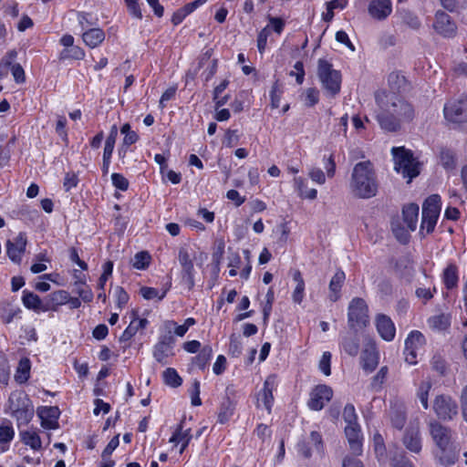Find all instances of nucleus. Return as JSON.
<instances>
[{
  "label": "nucleus",
  "instance_id": "f257e3e1",
  "mask_svg": "<svg viewBox=\"0 0 467 467\" xmlns=\"http://www.w3.org/2000/svg\"><path fill=\"white\" fill-rule=\"evenodd\" d=\"M375 99L379 107L377 119L387 131L400 130L403 123L412 121L416 116L413 105L400 94L379 91Z\"/></svg>",
  "mask_w": 467,
  "mask_h": 467
},
{
  "label": "nucleus",
  "instance_id": "f03ea898",
  "mask_svg": "<svg viewBox=\"0 0 467 467\" xmlns=\"http://www.w3.org/2000/svg\"><path fill=\"white\" fill-rule=\"evenodd\" d=\"M350 192L356 198L370 199L377 195L379 182L374 165L369 161L358 162L351 173Z\"/></svg>",
  "mask_w": 467,
  "mask_h": 467
},
{
  "label": "nucleus",
  "instance_id": "7ed1b4c3",
  "mask_svg": "<svg viewBox=\"0 0 467 467\" xmlns=\"http://www.w3.org/2000/svg\"><path fill=\"white\" fill-rule=\"evenodd\" d=\"M9 414L16 420L17 426L27 425L34 417V406L23 391L13 392L8 400Z\"/></svg>",
  "mask_w": 467,
  "mask_h": 467
},
{
  "label": "nucleus",
  "instance_id": "20e7f679",
  "mask_svg": "<svg viewBox=\"0 0 467 467\" xmlns=\"http://www.w3.org/2000/svg\"><path fill=\"white\" fill-rule=\"evenodd\" d=\"M391 151L395 170L404 178H407L408 182H410L413 178L420 174V162L413 157L410 150L403 147H394Z\"/></svg>",
  "mask_w": 467,
  "mask_h": 467
},
{
  "label": "nucleus",
  "instance_id": "39448f33",
  "mask_svg": "<svg viewBox=\"0 0 467 467\" xmlns=\"http://www.w3.org/2000/svg\"><path fill=\"white\" fill-rule=\"evenodd\" d=\"M207 258L203 253H197L189 247H181L178 254V260L182 266V275L190 288L194 286V265L202 266L203 261Z\"/></svg>",
  "mask_w": 467,
  "mask_h": 467
},
{
  "label": "nucleus",
  "instance_id": "423d86ee",
  "mask_svg": "<svg viewBox=\"0 0 467 467\" xmlns=\"http://www.w3.org/2000/svg\"><path fill=\"white\" fill-rule=\"evenodd\" d=\"M317 76L326 92L334 97L340 91L341 74L333 68L326 59H319L317 65Z\"/></svg>",
  "mask_w": 467,
  "mask_h": 467
},
{
  "label": "nucleus",
  "instance_id": "0eeeda50",
  "mask_svg": "<svg viewBox=\"0 0 467 467\" xmlns=\"http://www.w3.org/2000/svg\"><path fill=\"white\" fill-rule=\"evenodd\" d=\"M441 207V197L438 194L431 195L426 199L422 205V221L420 224V233L423 231L426 234L433 232Z\"/></svg>",
  "mask_w": 467,
  "mask_h": 467
},
{
  "label": "nucleus",
  "instance_id": "6e6552de",
  "mask_svg": "<svg viewBox=\"0 0 467 467\" xmlns=\"http://www.w3.org/2000/svg\"><path fill=\"white\" fill-rule=\"evenodd\" d=\"M348 322L351 329L358 330L368 323V308L364 299L353 298L348 305Z\"/></svg>",
  "mask_w": 467,
  "mask_h": 467
},
{
  "label": "nucleus",
  "instance_id": "1a4fd4ad",
  "mask_svg": "<svg viewBox=\"0 0 467 467\" xmlns=\"http://www.w3.org/2000/svg\"><path fill=\"white\" fill-rule=\"evenodd\" d=\"M444 117L449 122L459 124L467 121V98L449 100L443 109Z\"/></svg>",
  "mask_w": 467,
  "mask_h": 467
},
{
  "label": "nucleus",
  "instance_id": "9d476101",
  "mask_svg": "<svg viewBox=\"0 0 467 467\" xmlns=\"http://www.w3.org/2000/svg\"><path fill=\"white\" fill-rule=\"evenodd\" d=\"M278 385L277 378L275 374L269 375L263 385L262 389L256 394V407L258 409L265 408L268 413H271L274 404V390Z\"/></svg>",
  "mask_w": 467,
  "mask_h": 467
},
{
  "label": "nucleus",
  "instance_id": "9b49d317",
  "mask_svg": "<svg viewBox=\"0 0 467 467\" xmlns=\"http://www.w3.org/2000/svg\"><path fill=\"white\" fill-rule=\"evenodd\" d=\"M432 408L437 417L443 420H452L458 413L456 401L445 394L435 397Z\"/></svg>",
  "mask_w": 467,
  "mask_h": 467
},
{
  "label": "nucleus",
  "instance_id": "f8f14e48",
  "mask_svg": "<svg viewBox=\"0 0 467 467\" xmlns=\"http://www.w3.org/2000/svg\"><path fill=\"white\" fill-rule=\"evenodd\" d=\"M425 343L424 336L420 331H411L405 340V361L410 365L418 363V356Z\"/></svg>",
  "mask_w": 467,
  "mask_h": 467
},
{
  "label": "nucleus",
  "instance_id": "ddd939ff",
  "mask_svg": "<svg viewBox=\"0 0 467 467\" xmlns=\"http://www.w3.org/2000/svg\"><path fill=\"white\" fill-rule=\"evenodd\" d=\"M237 391L234 386H228L218 411V422L224 424L233 417L236 406Z\"/></svg>",
  "mask_w": 467,
  "mask_h": 467
},
{
  "label": "nucleus",
  "instance_id": "4468645a",
  "mask_svg": "<svg viewBox=\"0 0 467 467\" xmlns=\"http://www.w3.org/2000/svg\"><path fill=\"white\" fill-rule=\"evenodd\" d=\"M27 244L26 235L19 233L12 240H8L5 244L6 254L9 259L15 264H20L23 254H25Z\"/></svg>",
  "mask_w": 467,
  "mask_h": 467
},
{
  "label": "nucleus",
  "instance_id": "2eb2a0df",
  "mask_svg": "<svg viewBox=\"0 0 467 467\" xmlns=\"http://www.w3.org/2000/svg\"><path fill=\"white\" fill-rule=\"evenodd\" d=\"M333 390L327 385H318L310 393L308 407L313 410H320L332 399Z\"/></svg>",
  "mask_w": 467,
  "mask_h": 467
},
{
  "label": "nucleus",
  "instance_id": "dca6fc26",
  "mask_svg": "<svg viewBox=\"0 0 467 467\" xmlns=\"http://www.w3.org/2000/svg\"><path fill=\"white\" fill-rule=\"evenodd\" d=\"M429 428L431 436L438 449L452 444L451 431L449 428L436 420L431 421Z\"/></svg>",
  "mask_w": 467,
  "mask_h": 467
},
{
  "label": "nucleus",
  "instance_id": "f3484780",
  "mask_svg": "<svg viewBox=\"0 0 467 467\" xmlns=\"http://www.w3.org/2000/svg\"><path fill=\"white\" fill-rule=\"evenodd\" d=\"M433 28L439 35L444 37H452L457 31V26L451 16L441 11H438L435 15Z\"/></svg>",
  "mask_w": 467,
  "mask_h": 467
},
{
  "label": "nucleus",
  "instance_id": "a211bd4d",
  "mask_svg": "<svg viewBox=\"0 0 467 467\" xmlns=\"http://www.w3.org/2000/svg\"><path fill=\"white\" fill-rule=\"evenodd\" d=\"M361 366L366 372H372L378 366L379 360V351L373 341L365 344L361 354Z\"/></svg>",
  "mask_w": 467,
  "mask_h": 467
},
{
  "label": "nucleus",
  "instance_id": "6ab92c4d",
  "mask_svg": "<svg viewBox=\"0 0 467 467\" xmlns=\"http://www.w3.org/2000/svg\"><path fill=\"white\" fill-rule=\"evenodd\" d=\"M368 12L373 19L385 20L392 12V3L390 0H371Z\"/></svg>",
  "mask_w": 467,
  "mask_h": 467
},
{
  "label": "nucleus",
  "instance_id": "aec40b11",
  "mask_svg": "<svg viewBox=\"0 0 467 467\" xmlns=\"http://www.w3.org/2000/svg\"><path fill=\"white\" fill-rule=\"evenodd\" d=\"M345 434L348 439L349 448L356 455L362 453V437L358 424L347 425Z\"/></svg>",
  "mask_w": 467,
  "mask_h": 467
},
{
  "label": "nucleus",
  "instance_id": "412c9836",
  "mask_svg": "<svg viewBox=\"0 0 467 467\" xmlns=\"http://www.w3.org/2000/svg\"><path fill=\"white\" fill-rule=\"evenodd\" d=\"M37 415L41 420V426L44 429L54 430L57 428L59 415L57 407H42L37 410Z\"/></svg>",
  "mask_w": 467,
  "mask_h": 467
},
{
  "label": "nucleus",
  "instance_id": "4be33fe9",
  "mask_svg": "<svg viewBox=\"0 0 467 467\" xmlns=\"http://www.w3.org/2000/svg\"><path fill=\"white\" fill-rule=\"evenodd\" d=\"M376 327L379 334L384 340L391 341L394 338L396 328L389 317L379 315L376 318Z\"/></svg>",
  "mask_w": 467,
  "mask_h": 467
},
{
  "label": "nucleus",
  "instance_id": "5701e85b",
  "mask_svg": "<svg viewBox=\"0 0 467 467\" xmlns=\"http://www.w3.org/2000/svg\"><path fill=\"white\" fill-rule=\"evenodd\" d=\"M131 321L128 327L124 330L120 337L121 341H128L131 339L139 330L144 329L149 321L147 318H140L137 311H131Z\"/></svg>",
  "mask_w": 467,
  "mask_h": 467
},
{
  "label": "nucleus",
  "instance_id": "b1692460",
  "mask_svg": "<svg viewBox=\"0 0 467 467\" xmlns=\"http://www.w3.org/2000/svg\"><path fill=\"white\" fill-rule=\"evenodd\" d=\"M459 457V451L452 445L439 448L435 452V458L442 466H451L456 462Z\"/></svg>",
  "mask_w": 467,
  "mask_h": 467
},
{
  "label": "nucleus",
  "instance_id": "393cba45",
  "mask_svg": "<svg viewBox=\"0 0 467 467\" xmlns=\"http://www.w3.org/2000/svg\"><path fill=\"white\" fill-rule=\"evenodd\" d=\"M310 441H302L297 444L298 452L305 458H310L312 455L311 446H315V448L319 451L322 447V437L317 431H312L310 433Z\"/></svg>",
  "mask_w": 467,
  "mask_h": 467
},
{
  "label": "nucleus",
  "instance_id": "a878e982",
  "mask_svg": "<svg viewBox=\"0 0 467 467\" xmlns=\"http://www.w3.org/2000/svg\"><path fill=\"white\" fill-rule=\"evenodd\" d=\"M191 429H184L183 422H181L172 433L170 442L181 444L180 453H182L192 440Z\"/></svg>",
  "mask_w": 467,
  "mask_h": 467
},
{
  "label": "nucleus",
  "instance_id": "bb28decb",
  "mask_svg": "<svg viewBox=\"0 0 467 467\" xmlns=\"http://www.w3.org/2000/svg\"><path fill=\"white\" fill-rule=\"evenodd\" d=\"M15 437L13 424L8 420H3L0 424V451L5 452L9 449L10 442Z\"/></svg>",
  "mask_w": 467,
  "mask_h": 467
},
{
  "label": "nucleus",
  "instance_id": "cd10ccee",
  "mask_svg": "<svg viewBox=\"0 0 467 467\" xmlns=\"http://www.w3.org/2000/svg\"><path fill=\"white\" fill-rule=\"evenodd\" d=\"M403 443L408 450L418 453L421 450V439L418 427L410 428L406 431L403 438Z\"/></svg>",
  "mask_w": 467,
  "mask_h": 467
},
{
  "label": "nucleus",
  "instance_id": "c85d7f7f",
  "mask_svg": "<svg viewBox=\"0 0 467 467\" xmlns=\"http://www.w3.org/2000/svg\"><path fill=\"white\" fill-rule=\"evenodd\" d=\"M195 319L192 317H188L185 319L182 325H177V323L173 320H166L162 325V329L165 332H172L178 337H182L188 331V329L195 325Z\"/></svg>",
  "mask_w": 467,
  "mask_h": 467
},
{
  "label": "nucleus",
  "instance_id": "c756f323",
  "mask_svg": "<svg viewBox=\"0 0 467 467\" xmlns=\"http://www.w3.org/2000/svg\"><path fill=\"white\" fill-rule=\"evenodd\" d=\"M83 42L90 48L99 47L105 39V33L101 28H88L82 33Z\"/></svg>",
  "mask_w": 467,
  "mask_h": 467
},
{
  "label": "nucleus",
  "instance_id": "7c9ffc66",
  "mask_svg": "<svg viewBox=\"0 0 467 467\" xmlns=\"http://www.w3.org/2000/svg\"><path fill=\"white\" fill-rule=\"evenodd\" d=\"M69 300V294L65 290H58L51 293L46 301L47 311H57L58 307L66 305Z\"/></svg>",
  "mask_w": 467,
  "mask_h": 467
},
{
  "label": "nucleus",
  "instance_id": "2f4dec72",
  "mask_svg": "<svg viewBox=\"0 0 467 467\" xmlns=\"http://www.w3.org/2000/svg\"><path fill=\"white\" fill-rule=\"evenodd\" d=\"M21 441L29 446L33 451H38L42 449V441L36 430L31 428L19 432Z\"/></svg>",
  "mask_w": 467,
  "mask_h": 467
},
{
  "label": "nucleus",
  "instance_id": "473e14b6",
  "mask_svg": "<svg viewBox=\"0 0 467 467\" xmlns=\"http://www.w3.org/2000/svg\"><path fill=\"white\" fill-rule=\"evenodd\" d=\"M22 301L24 306L28 309L35 312H47L46 302H43L36 294L25 290L23 292Z\"/></svg>",
  "mask_w": 467,
  "mask_h": 467
},
{
  "label": "nucleus",
  "instance_id": "72a5a7b5",
  "mask_svg": "<svg viewBox=\"0 0 467 467\" xmlns=\"http://www.w3.org/2000/svg\"><path fill=\"white\" fill-rule=\"evenodd\" d=\"M120 132L124 135V138L122 145L119 150V154L121 158H124L128 151V147L138 141L139 135L134 130H131V127L129 123H125L121 127Z\"/></svg>",
  "mask_w": 467,
  "mask_h": 467
},
{
  "label": "nucleus",
  "instance_id": "f704fd0d",
  "mask_svg": "<svg viewBox=\"0 0 467 467\" xmlns=\"http://www.w3.org/2000/svg\"><path fill=\"white\" fill-rule=\"evenodd\" d=\"M346 275L342 270H337L329 283V299L336 302L340 298V291L345 282Z\"/></svg>",
  "mask_w": 467,
  "mask_h": 467
},
{
  "label": "nucleus",
  "instance_id": "c9c22d12",
  "mask_svg": "<svg viewBox=\"0 0 467 467\" xmlns=\"http://www.w3.org/2000/svg\"><path fill=\"white\" fill-rule=\"evenodd\" d=\"M419 210L415 203H410L402 210L403 222L410 231H415L417 228Z\"/></svg>",
  "mask_w": 467,
  "mask_h": 467
},
{
  "label": "nucleus",
  "instance_id": "e433bc0d",
  "mask_svg": "<svg viewBox=\"0 0 467 467\" xmlns=\"http://www.w3.org/2000/svg\"><path fill=\"white\" fill-rule=\"evenodd\" d=\"M388 82L391 89L390 92L396 94L406 91L409 87L406 78L399 72L390 73L388 78Z\"/></svg>",
  "mask_w": 467,
  "mask_h": 467
},
{
  "label": "nucleus",
  "instance_id": "4c0bfd02",
  "mask_svg": "<svg viewBox=\"0 0 467 467\" xmlns=\"http://www.w3.org/2000/svg\"><path fill=\"white\" fill-rule=\"evenodd\" d=\"M343 350L349 356L355 357L359 352V339L356 334L344 336L340 343Z\"/></svg>",
  "mask_w": 467,
  "mask_h": 467
},
{
  "label": "nucleus",
  "instance_id": "58836bf2",
  "mask_svg": "<svg viewBox=\"0 0 467 467\" xmlns=\"http://www.w3.org/2000/svg\"><path fill=\"white\" fill-rule=\"evenodd\" d=\"M31 361L28 358H22L17 365L15 379L19 384L26 383L30 377Z\"/></svg>",
  "mask_w": 467,
  "mask_h": 467
},
{
  "label": "nucleus",
  "instance_id": "ea45409f",
  "mask_svg": "<svg viewBox=\"0 0 467 467\" xmlns=\"http://www.w3.org/2000/svg\"><path fill=\"white\" fill-rule=\"evenodd\" d=\"M294 186L301 198L315 200L317 196V191L316 189H307L306 180L302 177L294 178Z\"/></svg>",
  "mask_w": 467,
  "mask_h": 467
},
{
  "label": "nucleus",
  "instance_id": "a19ab883",
  "mask_svg": "<svg viewBox=\"0 0 467 467\" xmlns=\"http://www.w3.org/2000/svg\"><path fill=\"white\" fill-rule=\"evenodd\" d=\"M432 388V382L431 379H423L417 389V397L420 400L424 410L429 409V393Z\"/></svg>",
  "mask_w": 467,
  "mask_h": 467
},
{
  "label": "nucleus",
  "instance_id": "79ce46f5",
  "mask_svg": "<svg viewBox=\"0 0 467 467\" xmlns=\"http://www.w3.org/2000/svg\"><path fill=\"white\" fill-rule=\"evenodd\" d=\"M428 325L432 330L442 331L451 325V317L447 314H439L428 319Z\"/></svg>",
  "mask_w": 467,
  "mask_h": 467
},
{
  "label": "nucleus",
  "instance_id": "37998d69",
  "mask_svg": "<svg viewBox=\"0 0 467 467\" xmlns=\"http://www.w3.org/2000/svg\"><path fill=\"white\" fill-rule=\"evenodd\" d=\"M458 270L454 265H449L443 271V282L448 289H452L458 284Z\"/></svg>",
  "mask_w": 467,
  "mask_h": 467
},
{
  "label": "nucleus",
  "instance_id": "c03bdc74",
  "mask_svg": "<svg viewBox=\"0 0 467 467\" xmlns=\"http://www.w3.org/2000/svg\"><path fill=\"white\" fill-rule=\"evenodd\" d=\"M172 347L156 344L153 349L154 358L161 365L168 364V358L173 356Z\"/></svg>",
  "mask_w": 467,
  "mask_h": 467
},
{
  "label": "nucleus",
  "instance_id": "a18cd8bd",
  "mask_svg": "<svg viewBox=\"0 0 467 467\" xmlns=\"http://www.w3.org/2000/svg\"><path fill=\"white\" fill-rule=\"evenodd\" d=\"M213 355L212 347L206 345L202 348L199 354L193 358V363L199 368L203 369L206 365L209 363Z\"/></svg>",
  "mask_w": 467,
  "mask_h": 467
},
{
  "label": "nucleus",
  "instance_id": "49530a36",
  "mask_svg": "<svg viewBox=\"0 0 467 467\" xmlns=\"http://www.w3.org/2000/svg\"><path fill=\"white\" fill-rule=\"evenodd\" d=\"M85 57V51L78 46H73L63 49L59 54L60 60L77 59L80 60Z\"/></svg>",
  "mask_w": 467,
  "mask_h": 467
},
{
  "label": "nucleus",
  "instance_id": "de8ad7c7",
  "mask_svg": "<svg viewBox=\"0 0 467 467\" xmlns=\"http://www.w3.org/2000/svg\"><path fill=\"white\" fill-rule=\"evenodd\" d=\"M162 377L164 383L172 388H177L182 383V378L179 376L176 369L172 368H166L162 373Z\"/></svg>",
  "mask_w": 467,
  "mask_h": 467
},
{
  "label": "nucleus",
  "instance_id": "09e8293b",
  "mask_svg": "<svg viewBox=\"0 0 467 467\" xmlns=\"http://www.w3.org/2000/svg\"><path fill=\"white\" fill-rule=\"evenodd\" d=\"M19 311V308L14 307L10 303L4 302L0 305V317L5 324L12 322Z\"/></svg>",
  "mask_w": 467,
  "mask_h": 467
},
{
  "label": "nucleus",
  "instance_id": "8fccbe9b",
  "mask_svg": "<svg viewBox=\"0 0 467 467\" xmlns=\"http://www.w3.org/2000/svg\"><path fill=\"white\" fill-rule=\"evenodd\" d=\"M374 451L379 461L386 460V448L383 437L379 433H375L373 436Z\"/></svg>",
  "mask_w": 467,
  "mask_h": 467
},
{
  "label": "nucleus",
  "instance_id": "3c124183",
  "mask_svg": "<svg viewBox=\"0 0 467 467\" xmlns=\"http://www.w3.org/2000/svg\"><path fill=\"white\" fill-rule=\"evenodd\" d=\"M16 55L17 53L16 50H11L2 58L0 62V78L5 76L8 69L14 65L13 62L16 57Z\"/></svg>",
  "mask_w": 467,
  "mask_h": 467
},
{
  "label": "nucleus",
  "instance_id": "603ef678",
  "mask_svg": "<svg viewBox=\"0 0 467 467\" xmlns=\"http://www.w3.org/2000/svg\"><path fill=\"white\" fill-rule=\"evenodd\" d=\"M168 289H164L161 293L159 292L158 289L153 287L143 286L140 288V295L143 298L147 300L158 298V300H162L167 293Z\"/></svg>",
  "mask_w": 467,
  "mask_h": 467
},
{
  "label": "nucleus",
  "instance_id": "864d4df0",
  "mask_svg": "<svg viewBox=\"0 0 467 467\" xmlns=\"http://www.w3.org/2000/svg\"><path fill=\"white\" fill-rule=\"evenodd\" d=\"M303 100L306 107H314L319 100V91L315 88L306 89L303 95Z\"/></svg>",
  "mask_w": 467,
  "mask_h": 467
},
{
  "label": "nucleus",
  "instance_id": "5fc2aeb1",
  "mask_svg": "<svg viewBox=\"0 0 467 467\" xmlns=\"http://www.w3.org/2000/svg\"><path fill=\"white\" fill-rule=\"evenodd\" d=\"M150 262V255L147 252L137 253L133 259V267L136 269H145Z\"/></svg>",
  "mask_w": 467,
  "mask_h": 467
},
{
  "label": "nucleus",
  "instance_id": "6e6d98bb",
  "mask_svg": "<svg viewBox=\"0 0 467 467\" xmlns=\"http://www.w3.org/2000/svg\"><path fill=\"white\" fill-rule=\"evenodd\" d=\"M400 16L403 20V22L408 25L412 29H418L420 26V21L418 18L417 16H415L413 13L402 10L400 11Z\"/></svg>",
  "mask_w": 467,
  "mask_h": 467
},
{
  "label": "nucleus",
  "instance_id": "4d7b16f0",
  "mask_svg": "<svg viewBox=\"0 0 467 467\" xmlns=\"http://www.w3.org/2000/svg\"><path fill=\"white\" fill-rule=\"evenodd\" d=\"M343 418L347 425L358 424V416L356 414L355 407L352 404H347L344 408Z\"/></svg>",
  "mask_w": 467,
  "mask_h": 467
},
{
  "label": "nucleus",
  "instance_id": "13d9d810",
  "mask_svg": "<svg viewBox=\"0 0 467 467\" xmlns=\"http://www.w3.org/2000/svg\"><path fill=\"white\" fill-rule=\"evenodd\" d=\"M270 26H266L259 32L257 36V48L260 53H263L265 51L267 44V38L270 36Z\"/></svg>",
  "mask_w": 467,
  "mask_h": 467
},
{
  "label": "nucleus",
  "instance_id": "bf43d9fd",
  "mask_svg": "<svg viewBox=\"0 0 467 467\" xmlns=\"http://www.w3.org/2000/svg\"><path fill=\"white\" fill-rule=\"evenodd\" d=\"M441 161L444 168L452 169L455 166L454 154L449 150H442L441 152Z\"/></svg>",
  "mask_w": 467,
  "mask_h": 467
},
{
  "label": "nucleus",
  "instance_id": "052dcab7",
  "mask_svg": "<svg viewBox=\"0 0 467 467\" xmlns=\"http://www.w3.org/2000/svg\"><path fill=\"white\" fill-rule=\"evenodd\" d=\"M331 353L328 351H326L323 353L321 359L319 361V369L324 373L326 376H329L331 374Z\"/></svg>",
  "mask_w": 467,
  "mask_h": 467
},
{
  "label": "nucleus",
  "instance_id": "680f3d73",
  "mask_svg": "<svg viewBox=\"0 0 467 467\" xmlns=\"http://www.w3.org/2000/svg\"><path fill=\"white\" fill-rule=\"evenodd\" d=\"M112 184L120 191H127L129 188V181L120 173H113L111 175Z\"/></svg>",
  "mask_w": 467,
  "mask_h": 467
},
{
  "label": "nucleus",
  "instance_id": "e2e57ef3",
  "mask_svg": "<svg viewBox=\"0 0 467 467\" xmlns=\"http://www.w3.org/2000/svg\"><path fill=\"white\" fill-rule=\"evenodd\" d=\"M115 295L118 306L119 308H123L127 305L130 298L128 293L121 286H117L115 289Z\"/></svg>",
  "mask_w": 467,
  "mask_h": 467
},
{
  "label": "nucleus",
  "instance_id": "0e129e2a",
  "mask_svg": "<svg viewBox=\"0 0 467 467\" xmlns=\"http://www.w3.org/2000/svg\"><path fill=\"white\" fill-rule=\"evenodd\" d=\"M268 21L270 23L269 26L271 31L273 30L278 35H280L283 32L285 23L282 18L269 16Z\"/></svg>",
  "mask_w": 467,
  "mask_h": 467
},
{
  "label": "nucleus",
  "instance_id": "69168bd1",
  "mask_svg": "<svg viewBox=\"0 0 467 467\" xmlns=\"http://www.w3.org/2000/svg\"><path fill=\"white\" fill-rule=\"evenodd\" d=\"M309 178L318 183L324 184L326 182V174L320 168H312L308 172Z\"/></svg>",
  "mask_w": 467,
  "mask_h": 467
},
{
  "label": "nucleus",
  "instance_id": "338daca9",
  "mask_svg": "<svg viewBox=\"0 0 467 467\" xmlns=\"http://www.w3.org/2000/svg\"><path fill=\"white\" fill-rule=\"evenodd\" d=\"M281 94H282V91L280 90L278 85L275 84L272 87V90L270 93L272 108L277 109L280 106Z\"/></svg>",
  "mask_w": 467,
  "mask_h": 467
},
{
  "label": "nucleus",
  "instance_id": "774afa93",
  "mask_svg": "<svg viewBox=\"0 0 467 467\" xmlns=\"http://www.w3.org/2000/svg\"><path fill=\"white\" fill-rule=\"evenodd\" d=\"M78 179L76 173L67 172L64 178V188L66 191H69L78 185Z\"/></svg>",
  "mask_w": 467,
  "mask_h": 467
}]
</instances>
